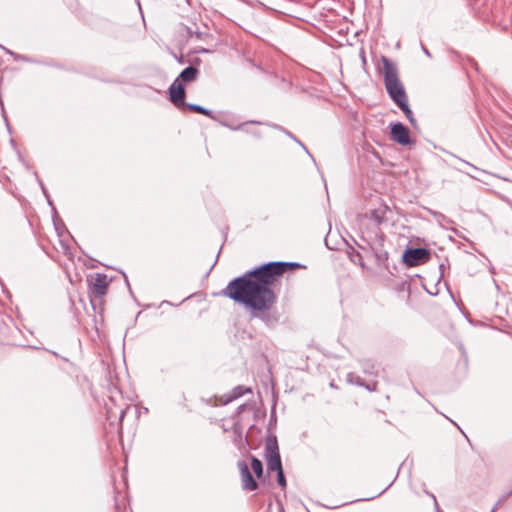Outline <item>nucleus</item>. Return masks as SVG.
<instances>
[{
	"instance_id": "obj_29",
	"label": "nucleus",
	"mask_w": 512,
	"mask_h": 512,
	"mask_svg": "<svg viewBox=\"0 0 512 512\" xmlns=\"http://www.w3.org/2000/svg\"><path fill=\"white\" fill-rule=\"evenodd\" d=\"M429 212L431 215H433L437 219H445L444 214H442L441 212L432 211V210H430Z\"/></svg>"
},
{
	"instance_id": "obj_3",
	"label": "nucleus",
	"mask_w": 512,
	"mask_h": 512,
	"mask_svg": "<svg viewBox=\"0 0 512 512\" xmlns=\"http://www.w3.org/2000/svg\"><path fill=\"white\" fill-rule=\"evenodd\" d=\"M202 400L205 402L207 407V410L204 412L205 415L211 422L217 423L221 428H224V424L222 423L224 420L222 417V406L224 405L223 398L214 396Z\"/></svg>"
},
{
	"instance_id": "obj_44",
	"label": "nucleus",
	"mask_w": 512,
	"mask_h": 512,
	"mask_svg": "<svg viewBox=\"0 0 512 512\" xmlns=\"http://www.w3.org/2000/svg\"><path fill=\"white\" fill-rule=\"evenodd\" d=\"M439 269H440V271H441V276H442V275H443V271H444V269H445V265H444L443 263H442V264H440V265H439Z\"/></svg>"
},
{
	"instance_id": "obj_28",
	"label": "nucleus",
	"mask_w": 512,
	"mask_h": 512,
	"mask_svg": "<svg viewBox=\"0 0 512 512\" xmlns=\"http://www.w3.org/2000/svg\"><path fill=\"white\" fill-rule=\"evenodd\" d=\"M310 157L311 159L315 162V159L314 157L312 156V154L309 152L308 148L306 147V145L300 141V143H297Z\"/></svg>"
},
{
	"instance_id": "obj_11",
	"label": "nucleus",
	"mask_w": 512,
	"mask_h": 512,
	"mask_svg": "<svg viewBox=\"0 0 512 512\" xmlns=\"http://www.w3.org/2000/svg\"><path fill=\"white\" fill-rule=\"evenodd\" d=\"M199 75V70L194 67L193 65H189L188 67L184 68L179 76L175 79V80H178L179 82L185 84V83H190V82H193L197 79Z\"/></svg>"
},
{
	"instance_id": "obj_30",
	"label": "nucleus",
	"mask_w": 512,
	"mask_h": 512,
	"mask_svg": "<svg viewBox=\"0 0 512 512\" xmlns=\"http://www.w3.org/2000/svg\"><path fill=\"white\" fill-rule=\"evenodd\" d=\"M376 386L377 384L374 382V383H371V384H364V388L367 389L368 391H375L376 390Z\"/></svg>"
},
{
	"instance_id": "obj_51",
	"label": "nucleus",
	"mask_w": 512,
	"mask_h": 512,
	"mask_svg": "<svg viewBox=\"0 0 512 512\" xmlns=\"http://www.w3.org/2000/svg\"><path fill=\"white\" fill-rule=\"evenodd\" d=\"M388 487H385L383 491H381L378 495H381L384 491H387Z\"/></svg>"
},
{
	"instance_id": "obj_15",
	"label": "nucleus",
	"mask_w": 512,
	"mask_h": 512,
	"mask_svg": "<svg viewBox=\"0 0 512 512\" xmlns=\"http://www.w3.org/2000/svg\"><path fill=\"white\" fill-rule=\"evenodd\" d=\"M265 459H266V462H267V469H268V471L278 472L280 470H283V466H282V461H281V456L280 455L269 457V458H265Z\"/></svg>"
},
{
	"instance_id": "obj_22",
	"label": "nucleus",
	"mask_w": 512,
	"mask_h": 512,
	"mask_svg": "<svg viewBox=\"0 0 512 512\" xmlns=\"http://www.w3.org/2000/svg\"><path fill=\"white\" fill-rule=\"evenodd\" d=\"M277 473V483L280 487L282 488H285L287 483H286V478H285V474H284V470H280Z\"/></svg>"
},
{
	"instance_id": "obj_12",
	"label": "nucleus",
	"mask_w": 512,
	"mask_h": 512,
	"mask_svg": "<svg viewBox=\"0 0 512 512\" xmlns=\"http://www.w3.org/2000/svg\"><path fill=\"white\" fill-rule=\"evenodd\" d=\"M277 455H280L277 437L269 435L265 442L264 456L269 458Z\"/></svg>"
},
{
	"instance_id": "obj_41",
	"label": "nucleus",
	"mask_w": 512,
	"mask_h": 512,
	"mask_svg": "<svg viewBox=\"0 0 512 512\" xmlns=\"http://www.w3.org/2000/svg\"><path fill=\"white\" fill-rule=\"evenodd\" d=\"M244 407H245V404L239 405L237 408V413H240L244 409Z\"/></svg>"
},
{
	"instance_id": "obj_26",
	"label": "nucleus",
	"mask_w": 512,
	"mask_h": 512,
	"mask_svg": "<svg viewBox=\"0 0 512 512\" xmlns=\"http://www.w3.org/2000/svg\"><path fill=\"white\" fill-rule=\"evenodd\" d=\"M283 133L288 136V138L292 139L294 142L296 143H300V140L293 134L291 133L290 131L288 130H283Z\"/></svg>"
},
{
	"instance_id": "obj_37",
	"label": "nucleus",
	"mask_w": 512,
	"mask_h": 512,
	"mask_svg": "<svg viewBox=\"0 0 512 512\" xmlns=\"http://www.w3.org/2000/svg\"><path fill=\"white\" fill-rule=\"evenodd\" d=\"M59 223H60V224H58V223H57L56 218L54 217V226H55V229H56L57 231H58V229H59L58 227H60V225H63L62 220H59Z\"/></svg>"
},
{
	"instance_id": "obj_43",
	"label": "nucleus",
	"mask_w": 512,
	"mask_h": 512,
	"mask_svg": "<svg viewBox=\"0 0 512 512\" xmlns=\"http://www.w3.org/2000/svg\"><path fill=\"white\" fill-rule=\"evenodd\" d=\"M48 204L52 207V209L54 210L55 215H56V214H57L56 209H55V207L53 206V203L51 202V200H50L49 198H48Z\"/></svg>"
},
{
	"instance_id": "obj_6",
	"label": "nucleus",
	"mask_w": 512,
	"mask_h": 512,
	"mask_svg": "<svg viewBox=\"0 0 512 512\" xmlns=\"http://www.w3.org/2000/svg\"><path fill=\"white\" fill-rule=\"evenodd\" d=\"M390 138L397 144L407 146L414 143L410 137L409 128L401 122L391 124Z\"/></svg>"
},
{
	"instance_id": "obj_31",
	"label": "nucleus",
	"mask_w": 512,
	"mask_h": 512,
	"mask_svg": "<svg viewBox=\"0 0 512 512\" xmlns=\"http://www.w3.org/2000/svg\"><path fill=\"white\" fill-rule=\"evenodd\" d=\"M13 58H14V60H16V61H19V60H21V61H28V58H27L26 56H24V55H20V54H17V53H15V55L13 56Z\"/></svg>"
},
{
	"instance_id": "obj_19",
	"label": "nucleus",
	"mask_w": 512,
	"mask_h": 512,
	"mask_svg": "<svg viewBox=\"0 0 512 512\" xmlns=\"http://www.w3.org/2000/svg\"><path fill=\"white\" fill-rule=\"evenodd\" d=\"M365 244H360L355 241V244L357 245L358 249L361 250V253L364 255V258H372L373 250L376 248V244L372 245L369 242H367L365 239H363Z\"/></svg>"
},
{
	"instance_id": "obj_8",
	"label": "nucleus",
	"mask_w": 512,
	"mask_h": 512,
	"mask_svg": "<svg viewBox=\"0 0 512 512\" xmlns=\"http://www.w3.org/2000/svg\"><path fill=\"white\" fill-rule=\"evenodd\" d=\"M237 465L241 475L242 488L246 491L256 490L258 488V483L252 476L248 464L245 461L241 460L238 461Z\"/></svg>"
},
{
	"instance_id": "obj_20",
	"label": "nucleus",
	"mask_w": 512,
	"mask_h": 512,
	"mask_svg": "<svg viewBox=\"0 0 512 512\" xmlns=\"http://www.w3.org/2000/svg\"><path fill=\"white\" fill-rule=\"evenodd\" d=\"M251 468L257 478H261L263 476V464L261 460L255 456H251Z\"/></svg>"
},
{
	"instance_id": "obj_53",
	"label": "nucleus",
	"mask_w": 512,
	"mask_h": 512,
	"mask_svg": "<svg viewBox=\"0 0 512 512\" xmlns=\"http://www.w3.org/2000/svg\"><path fill=\"white\" fill-rule=\"evenodd\" d=\"M123 275H124L125 279H127L126 275L125 274H123ZM126 284L129 286V281L128 280H126Z\"/></svg>"
},
{
	"instance_id": "obj_27",
	"label": "nucleus",
	"mask_w": 512,
	"mask_h": 512,
	"mask_svg": "<svg viewBox=\"0 0 512 512\" xmlns=\"http://www.w3.org/2000/svg\"><path fill=\"white\" fill-rule=\"evenodd\" d=\"M310 157L311 159L315 162V159L314 157L312 156V154L309 152L308 148L306 147V145L300 141V143H297Z\"/></svg>"
},
{
	"instance_id": "obj_50",
	"label": "nucleus",
	"mask_w": 512,
	"mask_h": 512,
	"mask_svg": "<svg viewBox=\"0 0 512 512\" xmlns=\"http://www.w3.org/2000/svg\"><path fill=\"white\" fill-rule=\"evenodd\" d=\"M377 496H378V495H376V496H372V497H370V498H366L365 500H372V499H375Z\"/></svg>"
},
{
	"instance_id": "obj_49",
	"label": "nucleus",
	"mask_w": 512,
	"mask_h": 512,
	"mask_svg": "<svg viewBox=\"0 0 512 512\" xmlns=\"http://www.w3.org/2000/svg\"><path fill=\"white\" fill-rule=\"evenodd\" d=\"M216 295H224V289L216 293Z\"/></svg>"
},
{
	"instance_id": "obj_34",
	"label": "nucleus",
	"mask_w": 512,
	"mask_h": 512,
	"mask_svg": "<svg viewBox=\"0 0 512 512\" xmlns=\"http://www.w3.org/2000/svg\"><path fill=\"white\" fill-rule=\"evenodd\" d=\"M127 409H128V407H127L126 409H122V410L120 411V415H119V421H120V422H122V420H123V418H124V416H125V414H126V410H127Z\"/></svg>"
},
{
	"instance_id": "obj_46",
	"label": "nucleus",
	"mask_w": 512,
	"mask_h": 512,
	"mask_svg": "<svg viewBox=\"0 0 512 512\" xmlns=\"http://www.w3.org/2000/svg\"><path fill=\"white\" fill-rule=\"evenodd\" d=\"M223 247H224V242H223V243L221 244V246H220V250H219V252H218V254H217V258H216V260L219 258V255H220V253H221V251H222Z\"/></svg>"
},
{
	"instance_id": "obj_10",
	"label": "nucleus",
	"mask_w": 512,
	"mask_h": 512,
	"mask_svg": "<svg viewBox=\"0 0 512 512\" xmlns=\"http://www.w3.org/2000/svg\"><path fill=\"white\" fill-rule=\"evenodd\" d=\"M372 258L375 264L381 268H388V252L383 248L382 243H377L376 248L373 250Z\"/></svg>"
},
{
	"instance_id": "obj_33",
	"label": "nucleus",
	"mask_w": 512,
	"mask_h": 512,
	"mask_svg": "<svg viewBox=\"0 0 512 512\" xmlns=\"http://www.w3.org/2000/svg\"><path fill=\"white\" fill-rule=\"evenodd\" d=\"M0 48L3 49L7 54L11 55L12 57L15 55V52L11 51L10 49L0 45Z\"/></svg>"
},
{
	"instance_id": "obj_35",
	"label": "nucleus",
	"mask_w": 512,
	"mask_h": 512,
	"mask_svg": "<svg viewBox=\"0 0 512 512\" xmlns=\"http://www.w3.org/2000/svg\"><path fill=\"white\" fill-rule=\"evenodd\" d=\"M421 49L425 55H427L428 57H431L429 50L423 44L421 45Z\"/></svg>"
},
{
	"instance_id": "obj_24",
	"label": "nucleus",
	"mask_w": 512,
	"mask_h": 512,
	"mask_svg": "<svg viewBox=\"0 0 512 512\" xmlns=\"http://www.w3.org/2000/svg\"><path fill=\"white\" fill-rule=\"evenodd\" d=\"M248 123H251V124H264L263 122H259V121H249ZM266 125L276 129V130H279L283 133V130H286L284 127L278 125V124H269V123H265Z\"/></svg>"
},
{
	"instance_id": "obj_38",
	"label": "nucleus",
	"mask_w": 512,
	"mask_h": 512,
	"mask_svg": "<svg viewBox=\"0 0 512 512\" xmlns=\"http://www.w3.org/2000/svg\"><path fill=\"white\" fill-rule=\"evenodd\" d=\"M59 223H60V224H58V223H57L56 218L54 217V226H55V229H56L57 231H58V229H59L58 227H60V225H63L62 220H59Z\"/></svg>"
},
{
	"instance_id": "obj_2",
	"label": "nucleus",
	"mask_w": 512,
	"mask_h": 512,
	"mask_svg": "<svg viewBox=\"0 0 512 512\" xmlns=\"http://www.w3.org/2000/svg\"><path fill=\"white\" fill-rule=\"evenodd\" d=\"M383 63V81L386 91L392 101L398 106L408 101L403 84L398 78V72L395 64L387 57L382 56Z\"/></svg>"
},
{
	"instance_id": "obj_39",
	"label": "nucleus",
	"mask_w": 512,
	"mask_h": 512,
	"mask_svg": "<svg viewBox=\"0 0 512 512\" xmlns=\"http://www.w3.org/2000/svg\"><path fill=\"white\" fill-rule=\"evenodd\" d=\"M59 223H60V224H58V223H57L56 218L54 217V226H55V229H56L57 231H58V229H59L58 227H60V225H63L62 220H59Z\"/></svg>"
},
{
	"instance_id": "obj_16",
	"label": "nucleus",
	"mask_w": 512,
	"mask_h": 512,
	"mask_svg": "<svg viewBox=\"0 0 512 512\" xmlns=\"http://www.w3.org/2000/svg\"><path fill=\"white\" fill-rule=\"evenodd\" d=\"M186 108H188L189 110H191L193 112L208 116L212 119H215V120L217 119V117L215 116V114L212 110H209L201 105L188 103V104H186Z\"/></svg>"
},
{
	"instance_id": "obj_32",
	"label": "nucleus",
	"mask_w": 512,
	"mask_h": 512,
	"mask_svg": "<svg viewBox=\"0 0 512 512\" xmlns=\"http://www.w3.org/2000/svg\"><path fill=\"white\" fill-rule=\"evenodd\" d=\"M174 57L176 58V60L179 64L185 63V59H184L183 55L177 56L176 54H174Z\"/></svg>"
},
{
	"instance_id": "obj_17",
	"label": "nucleus",
	"mask_w": 512,
	"mask_h": 512,
	"mask_svg": "<svg viewBox=\"0 0 512 512\" xmlns=\"http://www.w3.org/2000/svg\"><path fill=\"white\" fill-rule=\"evenodd\" d=\"M347 254L353 263L358 264L361 267H364V263H363L364 255L359 250L355 249L352 246H349L348 250H347Z\"/></svg>"
},
{
	"instance_id": "obj_45",
	"label": "nucleus",
	"mask_w": 512,
	"mask_h": 512,
	"mask_svg": "<svg viewBox=\"0 0 512 512\" xmlns=\"http://www.w3.org/2000/svg\"><path fill=\"white\" fill-rule=\"evenodd\" d=\"M427 494L430 495L433 498L435 505L438 506L435 495L434 494H430L428 492H427Z\"/></svg>"
},
{
	"instance_id": "obj_4",
	"label": "nucleus",
	"mask_w": 512,
	"mask_h": 512,
	"mask_svg": "<svg viewBox=\"0 0 512 512\" xmlns=\"http://www.w3.org/2000/svg\"><path fill=\"white\" fill-rule=\"evenodd\" d=\"M431 256L430 250L422 247L417 248H407L403 255V262L408 267H416L420 264L426 263L429 261Z\"/></svg>"
},
{
	"instance_id": "obj_18",
	"label": "nucleus",
	"mask_w": 512,
	"mask_h": 512,
	"mask_svg": "<svg viewBox=\"0 0 512 512\" xmlns=\"http://www.w3.org/2000/svg\"><path fill=\"white\" fill-rule=\"evenodd\" d=\"M398 108L405 114V116L408 119L411 126L413 128H417V121L414 118L413 112L409 107L408 101L405 103H402V105L398 106Z\"/></svg>"
},
{
	"instance_id": "obj_21",
	"label": "nucleus",
	"mask_w": 512,
	"mask_h": 512,
	"mask_svg": "<svg viewBox=\"0 0 512 512\" xmlns=\"http://www.w3.org/2000/svg\"><path fill=\"white\" fill-rule=\"evenodd\" d=\"M347 381L349 383L356 384L357 386H360V387H363L365 384L364 380L360 376H358L357 374L352 373V372L347 374Z\"/></svg>"
},
{
	"instance_id": "obj_7",
	"label": "nucleus",
	"mask_w": 512,
	"mask_h": 512,
	"mask_svg": "<svg viewBox=\"0 0 512 512\" xmlns=\"http://www.w3.org/2000/svg\"><path fill=\"white\" fill-rule=\"evenodd\" d=\"M185 86L183 83L178 80H174V82L169 87V98L170 101L177 107L182 108L186 107L185 102Z\"/></svg>"
},
{
	"instance_id": "obj_5",
	"label": "nucleus",
	"mask_w": 512,
	"mask_h": 512,
	"mask_svg": "<svg viewBox=\"0 0 512 512\" xmlns=\"http://www.w3.org/2000/svg\"><path fill=\"white\" fill-rule=\"evenodd\" d=\"M87 281L91 297L101 299L106 295L109 287V281L106 274L96 273L94 277L88 278Z\"/></svg>"
},
{
	"instance_id": "obj_47",
	"label": "nucleus",
	"mask_w": 512,
	"mask_h": 512,
	"mask_svg": "<svg viewBox=\"0 0 512 512\" xmlns=\"http://www.w3.org/2000/svg\"><path fill=\"white\" fill-rule=\"evenodd\" d=\"M252 134L257 138L261 137V134L259 132H252Z\"/></svg>"
},
{
	"instance_id": "obj_13",
	"label": "nucleus",
	"mask_w": 512,
	"mask_h": 512,
	"mask_svg": "<svg viewBox=\"0 0 512 512\" xmlns=\"http://www.w3.org/2000/svg\"><path fill=\"white\" fill-rule=\"evenodd\" d=\"M388 213H391V210L387 205H384L371 210L370 219H372L376 224L381 225L387 221L386 215Z\"/></svg>"
},
{
	"instance_id": "obj_23",
	"label": "nucleus",
	"mask_w": 512,
	"mask_h": 512,
	"mask_svg": "<svg viewBox=\"0 0 512 512\" xmlns=\"http://www.w3.org/2000/svg\"><path fill=\"white\" fill-rule=\"evenodd\" d=\"M362 368L364 373L373 374L374 364H372L370 361H365L362 365Z\"/></svg>"
},
{
	"instance_id": "obj_40",
	"label": "nucleus",
	"mask_w": 512,
	"mask_h": 512,
	"mask_svg": "<svg viewBox=\"0 0 512 512\" xmlns=\"http://www.w3.org/2000/svg\"><path fill=\"white\" fill-rule=\"evenodd\" d=\"M511 495H512V490H511V491H509V492H507L506 494H504V495H503V497H502V500L507 499V498H508L509 496H511Z\"/></svg>"
},
{
	"instance_id": "obj_36",
	"label": "nucleus",
	"mask_w": 512,
	"mask_h": 512,
	"mask_svg": "<svg viewBox=\"0 0 512 512\" xmlns=\"http://www.w3.org/2000/svg\"><path fill=\"white\" fill-rule=\"evenodd\" d=\"M59 223H60V224H58V223H57L56 218L54 217V226H55V229H56L57 231H58V229H59L58 227H60V225H63L62 220H59Z\"/></svg>"
},
{
	"instance_id": "obj_48",
	"label": "nucleus",
	"mask_w": 512,
	"mask_h": 512,
	"mask_svg": "<svg viewBox=\"0 0 512 512\" xmlns=\"http://www.w3.org/2000/svg\"><path fill=\"white\" fill-rule=\"evenodd\" d=\"M225 126H226V127L231 128V129H233V130L237 129V127H233V126H231L230 124H228L227 122L225 123Z\"/></svg>"
},
{
	"instance_id": "obj_9",
	"label": "nucleus",
	"mask_w": 512,
	"mask_h": 512,
	"mask_svg": "<svg viewBox=\"0 0 512 512\" xmlns=\"http://www.w3.org/2000/svg\"><path fill=\"white\" fill-rule=\"evenodd\" d=\"M232 433L235 445L239 449H245L248 446V439L244 434V428L239 423H234Z\"/></svg>"
},
{
	"instance_id": "obj_25",
	"label": "nucleus",
	"mask_w": 512,
	"mask_h": 512,
	"mask_svg": "<svg viewBox=\"0 0 512 512\" xmlns=\"http://www.w3.org/2000/svg\"><path fill=\"white\" fill-rule=\"evenodd\" d=\"M443 152H444L445 154H447L448 156L453 157V158H455V159H457V160H459V161H461V162L465 163L466 165L471 166V167H473V168H474V166H473L472 164H470L469 162H467V161H465V160L461 159L460 157H458V156H457V155H455L454 153H452V152H450V151H447V150H443Z\"/></svg>"
},
{
	"instance_id": "obj_42",
	"label": "nucleus",
	"mask_w": 512,
	"mask_h": 512,
	"mask_svg": "<svg viewBox=\"0 0 512 512\" xmlns=\"http://www.w3.org/2000/svg\"><path fill=\"white\" fill-rule=\"evenodd\" d=\"M38 182H39V184H40V186H41V188H42V190H43V193L47 196V194H46V191H45V188H44V185H43L42 181H41V180H38Z\"/></svg>"
},
{
	"instance_id": "obj_14",
	"label": "nucleus",
	"mask_w": 512,
	"mask_h": 512,
	"mask_svg": "<svg viewBox=\"0 0 512 512\" xmlns=\"http://www.w3.org/2000/svg\"><path fill=\"white\" fill-rule=\"evenodd\" d=\"M245 393H252L251 388H247L244 386L235 387L229 394H226V405L240 398Z\"/></svg>"
},
{
	"instance_id": "obj_52",
	"label": "nucleus",
	"mask_w": 512,
	"mask_h": 512,
	"mask_svg": "<svg viewBox=\"0 0 512 512\" xmlns=\"http://www.w3.org/2000/svg\"><path fill=\"white\" fill-rule=\"evenodd\" d=\"M388 487H385L383 491H381L378 495H381L384 491H387Z\"/></svg>"
},
{
	"instance_id": "obj_1",
	"label": "nucleus",
	"mask_w": 512,
	"mask_h": 512,
	"mask_svg": "<svg viewBox=\"0 0 512 512\" xmlns=\"http://www.w3.org/2000/svg\"><path fill=\"white\" fill-rule=\"evenodd\" d=\"M292 267L303 266L296 262L264 263L231 280L226 286V296L249 309L252 318L260 319L267 326H274L278 316L271 312L277 302L273 286Z\"/></svg>"
}]
</instances>
